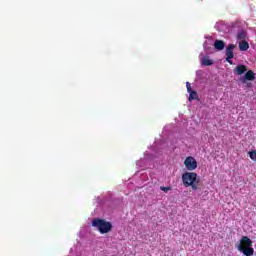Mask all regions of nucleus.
<instances>
[{
	"mask_svg": "<svg viewBox=\"0 0 256 256\" xmlns=\"http://www.w3.org/2000/svg\"><path fill=\"white\" fill-rule=\"evenodd\" d=\"M160 190L163 191L164 193H167L168 191H171V187L161 186Z\"/></svg>",
	"mask_w": 256,
	"mask_h": 256,
	"instance_id": "14",
	"label": "nucleus"
},
{
	"mask_svg": "<svg viewBox=\"0 0 256 256\" xmlns=\"http://www.w3.org/2000/svg\"><path fill=\"white\" fill-rule=\"evenodd\" d=\"M92 227L97 228L99 233L105 235V233H109L110 231H112L113 224L105 219L95 218L92 220Z\"/></svg>",
	"mask_w": 256,
	"mask_h": 256,
	"instance_id": "3",
	"label": "nucleus"
},
{
	"mask_svg": "<svg viewBox=\"0 0 256 256\" xmlns=\"http://www.w3.org/2000/svg\"><path fill=\"white\" fill-rule=\"evenodd\" d=\"M214 48L217 49V51H223V49H225V42L223 40H215Z\"/></svg>",
	"mask_w": 256,
	"mask_h": 256,
	"instance_id": "8",
	"label": "nucleus"
},
{
	"mask_svg": "<svg viewBox=\"0 0 256 256\" xmlns=\"http://www.w3.org/2000/svg\"><path fill=\"white\" fill-rule=\"evenodd\" d=\"M239 49L240 51H247L249 49V42L245 40L239 42Z\"/></svg>",
	"mask_w": 256,
	"mask_h": 256,
	"instance_id": "11",
	"label": "nucleus"
},
{
	"mask_svg": "<svg viewBox=\"0 0 256 256\" xmlns=\"http://www.w3.org/2000/svg\"><path fill=\"white\" fill-rule=\"evenodd\" d=\"M237 39L239 41H245V39H247V31L245 30H240L237 34Z\"/></svg>",
	"mask_w": 256,
	"mask_h": 256,
	"instance_id": "10",
	"label": "nucleus"
},
{
	"mask_svg": "<svg viewBox=\"0 0 256 256\" xmlns=\"http://www.w3.org/2000/svg\"><path fill=\"white\" fill-rule=\"evenodd\" d=\"M182 183L184 187H191L193 191L199 189L197 186L199 180L197 179V173L195 172H186L182 174Z\"/></svg>",
	"mask_w": 256,
	"mask_h": 256,
	"instance_id": "2",
	"label": "nucleus"
},
{
	"mask_svg": "<svg viewBox=\"0 0 256 256\" xmlns=\"http://www.w3.org/2000/svg\"><path fill=\"white\" fill-rule=\"evenodd\" d=\"M187 91H188V93H193L195 90H193V88H191V87H188Z\"/></svg>",
	"mask_w": 256,
	"mask_h": 256,
	"instance_id": "15",
	"label": "nucleus"
},
{
	"mask_svg": "<svg viewBox=\"0 0 256 256\" xmlns=\"http://www.w3.org/2000/svg\"><path fill=\"white\" fill-rule=\"evenodd\" d=\"M243 73H247V66L240 64L234 68V75H243Z\"/></svg>",
	"mask_w": 256,
	"mask_h": 256,
	"instance_id": "7",
	"label": "nucleus"
},
{
	"mask_svg": "<svg viewBox=\"0 0 256 256\" xmlns=\"http://www.w3.org/2000/svg\"><path fill=\"white\" fill-rule=\"evenodd\" d=\"M201 65H203L204 67H209L213 65V60L209 59V56H204L201 59Z\"/></svg>",
	"mask_w": 256,
	"mask_h": 256,
	"instance_id": "9",
	"label": "nucleus"
},
{
	"mask_svg": "<svg viewBox=\"0 0 256 256\" xmlns=\"http://www.w3.org/2000/svg\"><path fill=\"white\" fill-rule=\"evenodd\" d=\"M235 45L234 44H230L226 47V61L227 63H229L230 65H233V61L231 59H233V57H235Z\"/></svg>",
	"mask_w": 256,
	"mask_h": 256,
	"instance_id": "4",
	"label": "nucleus"
},
{
	"mask_svg": "<svg viewBox=\"0 0 256 256\" xmlns=\"http://www.w3.org/2000/svg\"><path fill=\"white\" fill-rule=\"evenodd\" d=\"M184 165L188 171H195L197 169V160L192 156H188L184 161Z\"/></svg>",
	"mask_w": 256,
	"mask_h": 256,
	"instance_id": "5",
	"label": "nucleus"
},
{
	"mask_svg": "<svg viewBox=\"0 0 256 256\" xmlns=\"http://www.w3.org/2000/svg\"><path fill=\"white\" fill-rule=\"evenodd\" d=\"M249 157L252 161H256V150H252L249 152Z\"/></svg>",
	"mask_w": 256,
	"mask_h": 256,
	"instance_id": "13",
	"label": "nucleus"
},
{
	"mask_svg": "<svg viewBox=\"0 0 256 256\" xmlns=\"http://www.w3.org/2000/svg\"><path fill=\"white\" fill-rule=\"evenodd\" d=\"M245 81H255V72H253V70H249L244 74L241 82L245 83Z\"/></svg>",
	"mask_w": 256,
	"mask_h": 256,
	"instance_id": "6",
	"label": "nucleus"
},
{
	"mask_svg": "<svg viewBox=\"0 0 256 256\" xmlns=\"http://www.w3.org/2000/svg\"><path fill=\"white\" fill-rule=\"evenodd\" d=\"M189 87H191V83L186 82V88L189 89Z\"/></svg>",
	"mask_w": 256,
	"mask_h": 256,
	"instance_id": "16",
	"label": "nucleus"
},
{
	"mask_svg": "<svg viewBox=\"0 0 256 256\" xmlns=\"http://www.w3.org/2000/svg\"><path fill=\"white\" fill-rule=\"evenodd\" d=\"M252 246L253 241L247 236H242V238L240 239V243L237 246V249L245 256H253L255 253V249H253Z\"/></svg>",
	"mask_w": 256,
	"mask_h": 256,
	"instance_id": "1",
	"label": "nucleus"
},
{
	"mask_svg": "<svg viewBox=\"0 0 256 256\" xmlns=\"http://www.w3.org/2000/svg\"><path fill=\"white\" fill-rule=\"evenodd\" d=\"M197 99H199V94H197V91L194 90L193 92L190 93L188 100L195 101Z\"/></svg>",
	"mask_w": 256,
	"mask_h": 256,
	"instance_id": "12",
	"label": "nucleus"
}]
</instances>
